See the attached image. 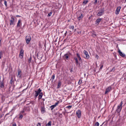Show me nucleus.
<instances>
[{"instance_id":"6e6552de","label":"nucleus","mask_w":126,"mask_h":126,"mask_svg":"<svg viewBox=\"0 0 126 126\" xmlns=\"http://www.w3.org/2000/svg\"><path fill=\"white\" fill-rule=\"evenodd\" d=\"M83 53L85 56V58L87 59H88L89 58L90 56L88 52L86 51V50H84L83 51Z\"/></svg>"},{"instance_id":"9b49d317","label":"nucleus","mask_w":126,"mask_h":126,"mask_svg":"<svg viewBox=\"0 0 126 126\" xmlns=\"http://www.w3.org/2000/svg\"><path fill=\"white\" fill-rule=\"evenodd\" d=\"M59 103V102H57L55 104L51 105L50 106V108H51V110H52Z\"/></svg>"},{"instance_id":"4468645a","label":"nucleus","mask_w":126,"mask_h":126,"mask_svg":"<svg viewBox=\"0 0 126 126\" xmlns=\"http://www.w3.org/2000/svg\"><path fill=\"white\" fill-rule=\"evenodd\" d=\"M118 53H119L120 55L122 56V57H125V54L124 53H123L120 51V50L119 49L118 50Z\"/></svg>"},{"instance_id":"a18cd8bd","label":"nucleus","mask_w":126,"mask_h":126,"mask_svg":"<svg viewBox=\"0 0 126 126\" xmlns=\"http://www.w3.org/2000/svg\"><path fill=\"white\" fill-rule=\"evenodd\" d=\"M99 56H98V55H96V56H95V58H96L98 59V58H99Z\"/></svg>"},{"instance_id":"13d9d810","label":"nucleus","mask_w":126,"mask_h":126,"mask_svg":"<svg viewBox=\"0 0 126 126\" xmlns=\"http://www.w3.org/2000/svg\"><path fill=\"white\" fill-rule=\"evenodd\" d=\"M71 71H72V70H71V71H70V72H71Z\"/></svg>"},{"instance_id":"bf43d9fd","label":"nucleus","mask_w":126,"mask_h":126,"mask_svg":"<svg viewBox=\"0 0 126 126\" xmlns=\"http://www.w3.org/2000/svg\"><path fill=\"white\" fill-rule=\"evenodd\" d=\"M125 2H126V0H125Z\"/></svg>"},{"instance_id":"6e6d98bb","label":"nucleus","mask_w":126,"mask_h":126,"mask_svg":"<svg viewBox=\"0 0 126 126\" xmlns=\"http://www.w3.org/2000/svg\"><path fill=\"white\" fill-rule=\"evenodd\" d=\"M1 40H0V44H1Z\"/></svg>"},{"instance_id":"aec40b11","label":"nucleus","mask_w":126,"mask_h":126,"mask_svg":"<svg viewBox=\"0 0 126 126\" xmlns=\"http://www.w3.org/2000/svg\"><path fill=\"white\" fill-rule=\"evenodd\" d=\"M4 86L3 83L2 82H1L0 83V88H3Z\"/></svg>"},{"instance_id":"0eeeda50","label":"nucleus","mask_w":126,"mask_h":126,"mask_svg":"<svg viewBox=\"0 0 126 126\" xmlns=\"http://www.w3.org/2000/svg\"><path fill=\"white\" fill-rule=\"evenodd\" d=\"M41 90L40 88L38 89V90L37 91H35V94L34 95V96L35 97H36L39 94H40V92H41Z\"/></svg>"},{"instance_id":"1a4fd4ad","label":"nucleus","mask_w":126,"mask_h":126,"mask_svg":"<svg viewBox=\"0 0 126 126\" xmlns=\"http://www.w3.org/2000/svg\"><path fill=\"white\" fill-rule=\"evenodd\" d=\"M71 55V54L70 53H66L64 55L63 57L65 58L66 60H68L69 59V57Z\"/></svg>"},{"instance_id":"cd10ccee","label":"nucleus","mask_w":126,"mask_h":126,"mask_svg":"<svg viewBox=\"0 0 126 126\" xmlns=\"http://www.w3.org/2000/svg\"><path fill=\"white\" fill-rule=\"evenodd\" d=\"M3 56L2 53V51L0 52V59Z\"/></svg>"},{"instance_id":"f03ea898","label":"nucleus","mask_w":126,"mask_h":126,"mask_svg":"<svg viewBox=\"0 0 126 126\" xmlns=\"http://www.w3.org/2000/svg\"><path fill=\"white\" fill-rule=\"evenodd\" d=\"M104 8H100V10L97 14V16H100L104 14Z\"/></svg>"},{"instance_id":"79ce46f5","label":"nucleus","mask_w":126,"mask_h":126,"mask_svg":"<svg viewBox=\"0 0 126 126\" xmlns=\"http://www.w3.org/2000/svg\"><path fill=\"white\" fill-rule=\"evenodd\" d=\"M115 67H114L112 69L111 71H112L113 72L114 71L115 69Z\"/></svg>"},{"instance_id":"4be33fe9","label":"nucleus","mask_w":126,"mask_h":126,"mask_svg":"<svg viewBox=\"0 0 126 126\" xmlns=\"http://www.w3.org/2000/svg\"><path fill=\"white\" fill-rule=\"evenodd\" d=\"M42 95L43 94L42 93H40L39 95L38 96V99H40L42 98Z\"/></svg>"},{"instance_id":"473e14b6","label":"nucleus","mask_w":126,"mask_h":126,"mask_svg":"<svg viewBox=\"0 0 126 126\" xmlns=\"http://www.w3.org/2000/svg\"><path fill=\"white\" fill-rule=\"evenodd\" d=\"M82 82L81 80L79 79L78 82V84L79 85H80Z\"/></svg>"},{"instance_id":"49530a36","label":"nucleus","mask_w":126,"mask_h":126,"mask_svg":"<svg viewBox=\"0 0 126 126\" xmlns=\"http://www.w3.org/2000/svg\"><path fill=\"white\" fill-rule=\"evenodd\" d=\"M37 126H41V123H38L37 125Z\"/></svg>"},{"instance_id":"bb28decb","label":"nucleus","mask_w":126,"mask_h":126,"mask_svg":"<svg viewBox=\"0 0 126 126\" xmlns=\"http://www.w3.org/2000/svg\"><path fill=\"white\" fill-rule=\"evenodd\" d=\"M52 12L51 11L50 12L48 15L47 16L48 17H49L51 16V15H52Z\"/></svg>"},{"instance_id":"37998d69","label":"nucleus","mask_w":126,"mask_h":126,"mask_svg":"<svg viewBox=\"0 0 126 126\" xmlns=\"http://www.w3.org/2000/svg\"><path fill=\"white\" fill-rule=\"evenodd\" d=\"M77 56L78 58L80 57L79 54L78 53H77Z\"/></svg>"},{"instance_id":"9d476101","label":"nucleus","mask_w":126,"mask_h":126,"mask_svg":"<svg viewBox=\"0 0 126 126\" xmlns=\"http://www.w3.org/2000/svg\"><path fill=\"white\" fill-rule=\"evenodd\" d=\"M121 9V7L120 6L116 8L115 13L116 15H117L119 13L120 10Z\"/></svg>"},{"instance_id":"5fc2aeb1","label":"nucleus","mask_w":126,"mask_h":126,"mask_svg":"<svg viewBox=\"0 0 126 126\" xmlns=\"http://www.w3.org/2000/svg\"><path fill=\"white\" fill-rule=\"evenodd\" d=\"M76 29H75V30H74L76 32Z\"/></svg>"},{"instance_id":"2f4dec72","label":"nucleus","mask_w":126,"mask_h":126,"mask_svg":"<svg viewBox=\"0 0 126 126\" xmlns=\"http://www.w3.org/2000/svg\"><path fill=\"white\" fill-rule=\"evenodd\" d=\"M77 32L79 34H81V32L79 30L77 31Z\"/></svg>"},{"instance_id":"6ab92c4d","label":"nucleus","mask_w":126,"mask_h":126,"mask_svg":"<svg viewBox=\"0 0 126 126\" xmlns=\"http://www.w3.org/2000/svg\"><path fill=\"white\" fill-rule=\"evenodd\" d=\"M41 111L42 113H44L45 112L44 107H42L41 108Z\"/></svg>"},{"instance_id":"3c124183","label":"nucleus","mask_w":126,"mask_h":126,"mask_svg":"<svg viewBox=\"0 0 126 126\" xmlns=\"http://www.w3.org/2000/svg\"><path fill=\"white\" fill-rule=\"evenodd\" d=\"M17 17H18V16H19V17L20 16H18V15H17L16 16Z\"/></svg>"},{"instance_id":"864d4df0","label":"nucleus","mask_w":126,"mask_h":126,"mask_svg":"<svg viewBox=\"0 0 126 126\" xmlns=\"http://www.w3.org/2000/svg\"><path fill=\"white\" fill-rule=\"evenodd\" d=\"M28 104H30V102H28Z\"/></svg>"},{"instance_id":"680f3d73","label":"nucleus","mask_w":126,"mask_h":126,"mask_svg":"<svg viewBox=\"0 0 126 126\" xmlns=\"http://www.w3.org/2000/svg\"><path fill=\"white\" fill-rule=\"evenodd\" d=\"M102 125H101L100 126H102Z\"/></svg>"},{"instance_id":"c756f323","label":"nucleus","mask_w":126,"mask_h":126,"mask_svg":"<svg viewBox=\"0 0 126 126\" xmlns=\"http://www.w3.org/2000/svg\"><path fill=\"white\" fill-rule=\"evenodd\" d=\"M13 78H11V80L10 81V83L12 84L13 82Z\"/></svg>"},{"instance_id":"423d86ee","label":"nucleus","mask_w":126,"mask_h":126,"mask_svg":"<svg viewBox=\"0 0 126 126\" xmlns=\"http://www.w3.org/2000/svg\"><path fill=\"white\" fill-rule=\"evenodd\" d=\"M81 111L79 110H78L76 112V115L78 118H80L81 116Z\"/></svg>"},{"instance_id":"de8ad7c7","label":"nucleus","mask_w":126,"mask_h":126,"mask_svg":"<svg viewBox=\"0 0 126 126\" xmlns=\"http://www.w3.org/2000/svg\"><path fill=\"white\" fill-rule=\"evenodd\" d=\"M79 60V61H80L81 60V57H79L78 58Z\"/></svg>"},{"instance_id":"b1692460","label":"nucleus","mask_w":126,"mask_h":126,"mask_svg":"<svg viewBox=\"0 0 126 126\" xmlns=\"http://www.w3.org/2000/svg\"><path fill=\"white\" fill-rule=\"evenodd\" d=\"M83 15L82 14H81V15L79 16L78 17V19L79 20H80L81 19V18L82 17H83Z\"/></svg>"},{"instance_id":"c9c22d12","label":"nucleus","mask_w":126,"mask_h":126,"mask_svg":"<svg viewBox=\"0 0 126 126\" xmlns=\"http://www.w3.org/2000/svg\"><path fill=\"white\" fill-rule=\"evenodd\" d=\"M4 4L6 7L7 6V2L6 1L4 0Z\"/></svg>"},{"instance_id":"a878e982","label":"nucleus","mask_w":126,"mask_h":126,"mask_svg":"<svg viewBox=\"0 0 126 126\" xmlns=\"http://www.w3.org/2000/svg\"><path fill=\"white\" fill-rule=\"evenodd\" d=\"M88 2V1L86 0L84 1L83 2V3L84 5H85Z\"/></svg>"},{"instance_id":"e433bc0d","label":"nucleus","mask_w":126,"mask_h":126,"mask_svg":"<svg viewBox=\"0 0 126 126\" xmlns=\"http://www.w3.org/2000/svg\"><path fill=\"white\" fill-rule=\"evenodd\" d=\"M31 59H32V57L31 56H30V58L29 59V60H28V61L29 62H31Z\"/></svg>"},{"instance_id":"dca6fc26","label":"nucleus","mask_w":126,"mask_h":126,"mask_svg":"<svg viewBox=\"0 0 126 126\" xmlns=\"http://www.w3.org/2000/svg\"><path fill=\"white\" fill-rule=\"evenodd\" d=\"M102 19L101 18H99L97 19L95 21V23L97 24H99L100 22L102 20Z\"/></svg>"},{"instance_id":"ddd939ff","label":"nucleus","mask_w":126,"mask_h":126,"mask_svg":"<svg viewBox=\"0 0 126 126\" xmlns=\"http://www.w3.org/2000/svg\"><path fill=\"white\" fill-rule=\"evenodd\" d=\"M14 19L13 17V16L11 17V19L10 20V25H12L14 24Z\"/></svg>"},{"instance_id":"393cba45","label":"nucleus","mask_w":126,"mask_h":126,"mask_svg":"<svg viewBox=\"0 0 126 126\" xmlns=\"http://www.w3.org/2000/svg\"><path fill=\"white\" fill-rule=\"evenodd\" d=\"M27 108H24L23 110L21 111V112L22 113H23L25 111L27 110Z\"/></svg>"},{"instance_id":"c85d7f7f","label":"nucleus","mask_w":126,"mask_h":126,"mask_svg":"<svg viewBox=\"0 0 126 126\" xmlns=\"http://www.w3.org/2000/svg\"><path fill=\"white\" fill-rule=\"evenodd\" d=\"M99 124L98 122H96L94 126H99Z\"/></svg>"},{"instance_id":"a211bd4d","label":"nucleus","mask_w":126,"mask_h":126,"mask_svg":"<svg viewBox=\"0 0 126 126\" xmlns=\"http://www.w3.org/2000/svg\"><path fill=\"white\" fill-rule=\"evenodd\" d=\"M20 24H21V20L19 19L18 21V23H17V27H20Z\"/></svg>"},{"instance_id":"09e8293b","label":"nucleus","mask_w":126,"mask_h":126,"mask_svg":"<svg viewBox=\"0 0 126 126\" xmlns=\"http://www.w3.org/2000/svg\"><path fill=\"white\" fill-rule=\"evenodd\" d=\"M13 126H16V123H14L13 124Z\"/></svg>"},{"instance_id":"c03bdc74","label":"nucleus","mask_w":126,"mask_h":126,"mask_svg":"<svg viewBox=\"0 0 126 126\" xmlns=\"http://www.w3.org/2000/svg\"><path fill=\"white\" fill-rule=\"evenodd\" d=\"M23 115L22 114H20L19 115V118H20L21 119L23 117Z\"/></svg>"},{"instance_id":"f8f14e48","label":"nucleus","mask_w":126,"mask_h":126,"mask_svg":"<svg viewBox=\"0 0 126 126\" xmlns=\"http://www.w3.org/2000/svg\"><path fill=\"white\" fill-rule=\"evenodd\" d=\"M111 89V87H108L106 90L105 94H106L107 93H108L109 92L110 90Z\"/></svg>"},{"instance_id":"2eb2a0df","label":"nucleus","mask_w":126,"mask_h":126,"mask_svg":"<svg viewBox=\"0 0 126 126\" xmlns=\"http://www.w3.org/2000/svg\"><path fill=\"white\" fill-rule=\"evenodd\" d=\"M37 57L38 59L40 60L42 59L43 55L42 54H37Z\"/></svg>"},{"instance_id":"4c0bfd02","label":"nucleus","mask_w":126,"mask_h":126,"mask_svg":"<svg viewBox=\"0 0 126 126\" xmlns=\"http://www.w3.org/2000/svg\"><path fill=\"white\" fill-rule=\"evenodd\" d=\"M92 36L93 37H94L95 36H96V34L94 33H93L92 34Z\"/></svg>"},{"instance_id":"5701e85b","label":"nucleus","mask_w":126,"mask_h":126,"mask_svg":"<svg viewBox=\"0 0 126 126\" xmlns=\"http://www.w3.org/2000/svg\"><path fill=\"white\" fill-rule=\"evenodd\" d=\"M51 124V122L49 121L48 123L46 125V126H50Z\"/></svg>"},{"instance_id":"ea45409f","label":"nucleus","mask_w":126,"mask_h":126,"mask_svg":"<svg viewBox=\"0 0 126 126\" xmlns=\"http://www.w3.org/2000/svg\"><path fill=\"white\" fill-rule=\"evenodd\" d=\"M30 104H31L32 105H33L34 104V102L33 101H31L30 102Z\"/></svg>"},{"instance_id":"f3484780","label":"nucleus","mask_w":126,"mask_h":126,"mask_svg":"<svg viewBox=\"0 0 126 126\" xmlns=\"http://www.w3.org/2000/svg\"><path fill=\"white\" fill-rule=\"evenodd\" d=\"M74 59L75 61V62L76 63V64L77 65H78L79 64V63L78 58L76 57H75L74 58Z\"/></svg>"},{"instance_id":"4d7b16f0","label":"nucleus","mask_w":126,"mask_h":126,"mask_svg":"<svg viewBox=\"0 0 126 126\" xmlns=\"http://www.w3.org/2000/svg\"><path fill=\"white\" fill-rule=\"evenodd\" d=\"M67 32L66 31V33H65V34H66V33Z\"/></svg>"},{"instance_id":"7ed1b4c3","label":"nucleus","mask_w":126,"mask_h":126,"mask_svg":"<svg viewBox=\"0 0 126 126\" xmlns=\"http://www.w3.org/2000/svg\"><path fill=\"white\" fill-rule=\"evenodd\" d=\"M18 74L17 76L19 78H22V72L20 69H18L17 70Z\"/></svg>"},{"instance_id":"a19ab883","label":"nucleus","mask_w":126,"mask_h":126,"mask_svg":"<svg viewBox=\"0 0 126 126\" xmlns=\"http://www.w3.org/2000/svg\"><path fill=\"white\" fill-rule=\"evenodd\" d=\"M94 0L95 1H94V4H96V3H97V0Z\"/></svg>"},{"instance_id":"052dcab7","label":"nucleus","mask_w":126,"mask_h":126,"mask_svg":"<svg viewBox=\"0 0 126 126\" xmlns=\"http://www.w3.org/2000/svg\"><path fill=\"white\" fill-rule=\"evenodd\" d=\"M7 114H6V115H7Z\"/></svg>"},{"instance_id":"20e7f679","label":"nucleus","mask_w":126,"mask_h":126,"mask_svg":"<svg viewBox=\"0 0 126 126\" xmlns=\"http://www.w3.org/2000/svg\"><path fill=\"white\" fill-rule=\"evenodd\" d=\"M31 36H27L26 37V43L27 44H28L30 43L31 40Z\"/></svg>"},{"instance_id":"39448f33","label":"nucleus","mask_w":126,"mask_h":126,"mask_svg":"<svg viewBox=\"0 0 126 126\" xmlns=\"http://www.w3.org/2000/svg\"><path fill=\"white\" fill-rule=\"evenodd\" d=\"M24 52V50L23 49H21L20 50L19 54V57L21 59H22L23 58Z\"/></svg>"},{"instance_id":"f257e3e1","label":"nucleus","mask_w":126,"mask_h":126,"mask_svg":"<svg viewBox=\"0 0 126 126\" xmlns=\"http://www.w3.org/2000/svg\"><path fill=\"white\" fill-rule=\"evenodd\" d=\"M123 104L122 101H121L120 104L117 106L116 111L118 113H119L121 111L122 109V105Z\"/></svg>"},{"instance_id":"72a5a7b5","label":"nucleus","mask_w":126,"mask_h":126,"mask_svg":"<svg viewBox=\"0 0 126 126\" xmlns=\"http://www.w3.org/2000/svg\"><path fill=\"white\" fill-rule=\"evenodd\" d=\"M100 69H102V68L103 67V64L102 63H101V64L100 65Z\"/></svg>"},{"instance_id":"8fccbe9b","label":"nucleus","mask_w":126,"mask_h":126,"mask_svg":"<svg viewBox=\"0 0 126 126\" xmlns=\"http://www.w3.org/2000/svg\"><path fill=\"white\" fill-rule=\"evenodd\" d=\"M3 115H4V114H1V115H0V118H1L2 117H3Z\"/></svg>"},{"instance_id":"412c9836","label":"nucleus","mask_w":126,"mask_h":126,"mask_svg":"<svg viewBox=\"0 0 126 126\" xmlns=\"http://www.w3.org/2000/svg\"><path fill=\"white\" fill-rule=\"evenodd\" d=\"M61 82L60 81H59L58 83V86H57V88H59L61 86Z\"/></svg>"},{"instance_id":"58836bf2","label":"nucleus","mask_w":126,"mask_h":126,"mask_svg":"<svg viewBox=\"0 0 126 126\" xmlns=\"http://www.w3.org/2000/svg\"><path fill=\"white\" fill-rule=\"evenodd\" d=\"M55 76L54 74L52 75V78H52V80H53L54 79V78H55Z\"/></svg>"},{"instance_id":"7c9ffc66","label":"nucleus","mask_w":126,"mask_h":126,"mask_svg":"<svg viewBox=\"0 0 126 126\" xmlns=\"http://www.w3.org/2000/svg\"><path fill=\"white\" fill-rule=\"evenodd\" d=\"M69 28L70 29H72L73 30L74 28V26H69Z\"/></svg>"},{"instance_id":"f704fd0d","label":"nucleus","mask_w":126,"mask_h":126,"mask_svg":"<svg viewBox=\"0 0 126 126\" xmlns=\"http://www.w3.org/2000/svg\"><path fill=\"white\" fill-rule=\"evenodd\" d=\"M72 107V106L71 105L68 106H67L66 108L69 109H70Z\"/></svg>"},{"instance_id":"603ef678","label":"nucleus","mask_w":126,"mask_h":126,"mask_svg":"<svg viewBox=\"0 0 126 126\" xmlns=\"http://www.w3.org/2000/svg\"><path fill=\"white\" fill-rule=\"evenodd\" d=\"M0 79H1V77L0 76Z\"/></svg>"}]
</instances>
